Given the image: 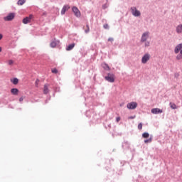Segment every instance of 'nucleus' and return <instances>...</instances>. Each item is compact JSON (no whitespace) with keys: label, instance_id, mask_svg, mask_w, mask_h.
<instances>
[{"label":"nucleus","instance_id":"28","mask_svg":"<svg viewBox=\"0 0 182 182\" xmlns=\"http://www.w3.org/2000/svg\"><path fill=\"white\" fill-rule=\"evenodd\" d=\"M104 28L105 29H109V24H105Z\"/></svg>","mask_w":182,"mask_h":182},{"label":"nucleus","instance_id":"13","mask_svg":"<svg viewBox=\"0 0 182 182\" xmlns=\"http://www.w3.org/2000/svg\"><path fill=\"white\" fill-rule=\"evenodd\" d=\"M176 31L177 33H182V24H180L176 26Z\"/></svg>","mask_w":182,"mask_h":182},{"label":"nucleus","instance_id":"12","mask_svg":"<svg viewBox=\"0 0 182 182\" xmlns=\"http://www.w3.org/2000/svg\"><path fill=\"white\" fill-rule=\"evenodd\" d=\"M11 93L14 95H18V93H19V90H18V88H12L11 90Z\"/></svg>","mask_w":182,"mask_h":182},{"label":"nucleus","instance_id":"32","mask_svg":"<svg viewBox=\"0 0 182 182\" xmlns=\"http://www.w3.org/2000/svg\"><path fill=\"white\" fill-rule=\"evenodd\" d=\"M19 102H23V97L19 98Z\"/></svg>","mask_w":182,"mask_h":182},{"label":"nucleus","instance_id":"11","mask_svg":"<svg viewBox=\"0 0 182 182\" xmlns=\"http://www.w3.org/2000/svg\"><path fill=\"white\" fill-rule=\"evenodd\" d=\"M182 50V43L178 44L174 50L175 53H178Z\"/></svg>","mask_w":182,"mask_h":182},{"label":"nucleus","instance_id":"20","mask_svg":"<svg viewBox=\"0 0 182 182\" xmlns=\"http://www.w3.org/2000/svg\"><path fill=\"white\" fill-rule=\"evenodd\" d=\"M170 107H171L172 109H177V106L176 105V104L170 102Z\"/></svg>","mask_w":182,"mask_h":182},{"label":"nucleus","instance_id":"22","mask_svg":"<svg viewBox=\"0 0 182 182\" xmlns=\"http://www.w3.org/2000/svg\"><path fill=\"white\" fill-rule=\"evenodd\" d=\"M86 28L87 29H85V33H89V32H90V28H89L88 24H87Z\"/></svg>","mask_w":182,"mask_h":182},{"label":"nucleus","instance_id":"29","mask_svg":"<svg viewBox=\"0 0 182 182\" xmlns=\"http://www.w3.org/2000/svg\"><path fill=\"white\" fill-rule=\"evenodd\" d=\"M35 83H36V87H38V85H39V80L37 79V80H36V82H35Z\"/></svg>","mask_w":182,"mask_h":182},{"label":"nucleus","instance_id":"3","mask_svg":"<svg viewBox=\"0 0 182 182\" xmlns=\"http://www.w3.org/2000/svg\"><path fill=\"white\" fill-rule=\"evenodd\" d=\"M150 60V54L146 53L141 58V63L146 64Z\"/></svg>","mask_w":182,"mask_h":182},{"label":"nucleus","instance_id":"30","mask_svg":"<svg viewBox=\"0 0 182 182\" xmlns=\"http://www.w3.org/2000/svg\"><path fill=\"white\" fill-rule=\"evenodd\" d=\"M119 120H121L120 117H118L116 118V122H117V123H119Z\"/></svg>","mask_w":182,"mask_h":182},{"label":"nucleus","instance_id":"6","mask_svg":"<svg viewBox=\"0 0 182 182\" xmlns=\"http://www.w3.org/2000/svg\"><path fill=\"white\" fill-rule=\"evenodd\" d=\"M72 9L74 15H75L77 18H80V11H79V9L76 6H73Z\"/></svg>","mask_w":182,"mask_h":182},{"label":"nucleus","instance_id":"8","mask_svg":"<svg viewBox=\"0 0 182 182\" xmlns=\"http://www.w3.org/2000/svg\"><path fill=\"white\" fill-rule=\"evenodd\" d=\"M15 18V14L14 13H11L9 14L7 16L4 17V21H12Z\"/></svg>","mask_w":182,"mask_h":182},{"label":"nucleus","instance_id":"10","mask_svg":"<svg viewBox=\"0 0 182 182\" xmlns=\"http://www.w3.org/2000/svg\"><path fill=\"white\" fill-rule=\"evenodd\" d=\"M151 113H153L154 114H159V113H163V110L159 108H154L151 109Z\"/></svg>","mask_w":182,"mask_h":182},{"label":"nucleus","instance_id":"1","mask_svg":"<svg viewBox=\"0 0 182 182\" xmlns=\"http://www.w3.org/2000/svg\"><path fill=\"white\" fill-rule=\"evenodd\" d=\"M137 106H138V105H137V102H132L127 105V107L129 110H134V109H136L137 107Z\"/></svg>","mask_w":182,"mask_h":182},{"label":"nucleus","instance_id":"4","mask_svg":"<svg viewBox=\"0 0 182 182\" xmlns=\"http://www.w3.org/2000/svg\"><path fill=\"white\" fill-rule=\"evenodd\" d=\"M33 18V15L31 14L28 17H26L23 19V23H24V25L30 23V22L32 21Z\"/></svg>","mask_w":182,"mask_h":182},{"label":"nucleus","instance_id":"26","mask_svg":"<svg viewBox=\"0 0 182 182\" xmlns=\"http://www.w3.org/2000/svg\"><path fill=\"white\" fill-rule=\"evenodd\" d=\"M8 63H9V65H14V60H9L8 61Z\"/></svg>","mask_w":182,"mask_h":182},{"label":"nucleus","instance_id":"5","mask_svg":"<svg viewBox=\"0 0 182 182\" xmlns=\"http://www.w3.org/2000/svg\"><path fill=\"white\" fill-rule=\"evenodd\" d=\"M131 10H132V15H134V16H140V15H141L140 11L139 10H137V9H136V7H132Z\"/></svg>","mask_w":182,"mask_h":182},{"label":"nucleus","instance_id":"14","mask_svg":"<svg viewBox=\"0 0 182 182\" xmlns=\"http://www.w3.org/2000/svg\"><path fill=\"white\" fill-rule=\"evenodd\" d=\"M43 93H44V95H48V93H49V88H48V85H44Z\"/></svg>","mask_w":182,"mask_h":182},{"label":"nucleus","instance_id":"34","mask_svg":"<svg viewBox=\"0 0 182 182\" xmlns=\"http://www.w3.org/2000/svg\"><path fill=\"white\" fill-rule=\"evenodd\" d=\"M2 38H3L2 34H0V41H1V39H2Z\"/></svg>","mask_w":182,"mask_h":182},{"label":"nucleus","instance_id":"24","mask_svg":"<svg viewBox=\"0 0 182 182\" xmlns=\"http://www.w3.org/2000/svg\"><path fill=\"white\" fill-rule=\"evenodd\" d=\"M152 140L153 139L151 138H149V139L144 140V143L145 144L151 143Z\"/></svg>","mask_w":182,"mask_h":182},{"label":"nucleus","instance_id":"19","mask_svg":"<svg viewBox=\"0 0 182 182\" xmlns=\"http://www.w3.org/2000/svg\"><path fill=\"white\" fill-rule=\"evenodd\" d=\"M25 2H26V0H18L17 4L18 5H23Z\"/></svg>","mask_w":182,"mask_h":182},{"label":"nucleus","instance_id":"25","mask_svg":"<svg viewBox=\"0 0 182 182\" xmlns=\"http://www.w3.org/2000/svg\"><path fill=\"white\" fill-rule=\"evenodd\" d=\"M138 129H139V130H141L143 129V124L139 123L138 124Z\"/></svg>","mask_w":182,"mask_h":182},{"label":"nucleus","instance_id":"2","mask_svg":"<svg viewBox=\"0 0 182 182\" xmlns=\"http://www.w3.org/2000/svg\"><path fill=\"white\" fill-rule=\"evenodd\" d=\"M105 80L109 82L110 83H113L114 82V74L109 73L107 76L105 77Z\"/></svg>","mask_w":182,"mask_h":182},{"label":"nucleus","instance_id":"15","mask_svg":"<svg viewBox=\"0 0 182 182\" xmlns=\"http://www.w3.org/2000/svg\"><path fill=\"white\" fill-rule=\"evenodd\" d=\"M75 48V43L70 44L66 48V50H72Z\"/></svg>","mask_w":182,"mask_h":182},{"label":"nucleus","instance_id":"35","mask_svg":"<svg viewBox=\"0 0 182 182\" xmlns=\"http://www.w3.org/2000/svg\"><path fill=\"white\" fill-rule=\"evenodd\" d=\"M0 52H2V47H0Z\"/></svg>","mask_w":182,"mask_h":182},{"label":"nucleus","instance_id":"7","mask_svg":"<svg viewBox=\"0 0 182 182\" xmlns=\"http://www.w3.org/2000/svg\"><path fill=\"white\" fill-rule=\"evenodd\" d=\"M70 9V6L69 5H65L61 10V15H65L67 11Z\"/></svg>","mask_w":182,"mask_h":182},{"label":"nucleus","instance_id":"16","mask_svg":"<svg viewBox=\"0 0 182 182\" xmlns=\"http://www.w3.org/2000/svg\"><path fill=\"white\" fill-rule=\"evenodd\" d=\"M13 85H18L19 80H18V78H14L11 80Z\"/></svg>","mask_w":182,"mask_h":182},{"label":"nucleus","instance_id":"21","mask_svg":"<svg viewBox=\"0 0 182 182\" xmlns=\"http://www.w3.org/2000/svg\"><path fill=\"white\" fill-rule=\"evenodd\" d=\"M56 45H57V43L55 41H53L50 43V46L51 48H56Z\"/></svg>","mask_w":182,"mask_h":182},{"label":"nucleus","instance_id":"33","mask_svg":"<svg viewBox=\"0 0 182 182\" xmlns=\"http://www.w3.org/2000/svg\"><path fill=\"white\" fill-rule=\"evenodd\" d=\"M145 46H150V43H149V42L146 43Z\"/></svg>","mask_w":182,"mask_h":182},{"label":"nucleus","instance_id":"23","mask_svg":"<svg viewBox=\"0 0 182 182\" xmlns=\"http://www.w3.org/2000/svg\"><path fill=\"white\" fill-rule=\"evenodd\" d=\"M103 68L105 70H110V68L107 64H105Z\"/></svg>","mask_w":182,"mask_h":182},{"label":"nucleus","instance_id":"17","mask_svg":"<svg viewBox=\"0 0 182 182\" xmlns=\"http://www.w3.org/2000/svg\"><path fill=\"white\" fill-rule=\"evenodd\" d=\"M149 136H150V134L147 132H145L142 134V137H144V139H149Z\"/></svg>","mask_w":182,"mask_h":182},{"label":"nucleus","instance_id":"9","mask_svg":"<svg viewBox=\"0 0 182 182\" xmlns=\"http://www.w3.org/2000/svg\"><path fill=\"white\" fill-rule=\"evenodd\" d=\"M148 38H149V32H145L143 33L141 41V42H146V41H147Z\"/></svg>","mask_w":182,"mask_h":182},{"label":"nucleus","instance_id":"27","mask_svg":"<svg viewBox=\"0 0 182 182\" xmlns=\"http://www.w3.org/2000/svg\"><path fill=\"white\" fill-rule=\"evenodd\" d=\"M52 73H58V69H56V68L53 69Z\"/></svg>","mask_w":182,"mask_h":182},{"label":"nucleus","instance_id":"31","mask_svg":"<svg viewBox=\"0 0 182 182\" xmlns=\"http://www.w3.org/2000/svg\"><path fill=\"white\" fill-rule=\"evenodd\" d=\"M114 39L113 38H108V42H113Z\"/></svg>","mask_w":182,"mask_h":182},{"label":"nucleus","instance_id":"18","mask_svg":"<svg viewBox=\"0 0 182 182\" xmlns=\"http://www.w3.org/2000/svg\"><path fill=\"white\" fill-rule=\"evenodd\" d=\"M176 59H178V60L182 59V49L180 50V54L176 56Z\"/></svg>","mask_w":182,"mask_h":182}]
</instances>
